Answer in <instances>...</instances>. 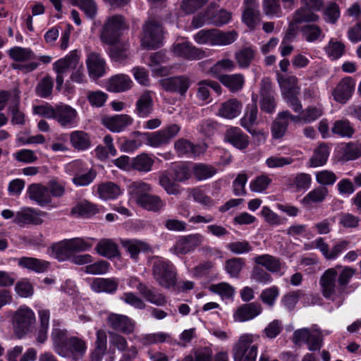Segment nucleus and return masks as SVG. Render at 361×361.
<instances>
[{
	"instance_id": "nucleus-1",
	"label": "nucleus",
	"mask_w": 361,
	"mask_h": 361,
	"mask_svg": "<svg viewBox=\"0 0 361 361\" xmlns=\"http://www.w3.org/2000/svg\"><path fill=\"white\" fill-rule=\"evenodd\" d=\"M356 271L355 268L341 265L325 270L319 280L322 296L341 307L348 293V286Z\"/></svg>"
},
{
	"instance_id": "nucleus-2",
	"label": "nucleus",
	"mask_w": 361,
	"mask_h": 361,
	"mask_svg": "<svg viewBox=\"0 0 361 361\" xmlns=\"http://www.w3.org/2000/svg\"><path fill=\"white\" fill-rule=\"evenodd\" d=\"M51 331V341L54 351L60 357L77 360L84 356L87 346L86 341L78 336H71L62 328V322L54 319Z\"/></svg>"
},
{
	"instance_id": "nucleus-3",
	"label": "nucleus",
	"mask_w": 361,
	"mask_h": 361,
	"mask_svg": "<svg viewBox=\"0 0 361 361\" xmlns=\"http://www.w3.org/2000/svg\"><path fill=\"white\" fill-rule=\"evenodd\" d=\"M128 28L125 18L121 15L109 17L102 27L100 40L104 44L114 46L111 49V54L116 60H123L127 57L126 51L129 44L125 42L120 47L119 40L122 32Z\"/></svg>"
},
{
	"instance_id": "nucleus-4",
	"label": "nucleus",
	"mask_w": 361,
	"mask_h": 361,
	"mask_svg": "<svg viewBox=\"0 0 361 361\" xmlns=\"http://www.w3.org/2000/svg\"><path fill=\"white\" fill-rule=\"evenodd\" d=\"M152 262V276L157 283L166 289L174 288L177 283V272L173 263L161 257H154Z\"/></svg>"
},
{
	"instance_id": "nucleus-5",
	"label": "nucleus",
	"mask_w": 361,
	"mask_h": 361,
	"mask_svg": "<svg viewBox=\"0 0 361 361\" xmlns=\"http://www.w3.org/2000/svg\"><path fill=\"white\" fill-rule=\"evenodd\" d=\"M7 54L12 61L17 62L11 64L12 68L25 73L36 70L39 66L36 61L37 55L30 48L15 46L8 49Z\"/></svg>"
},
{
	"instance_id": "nucleus-6",
	"label": "nucleus",
	"mask_w": 361,
	"mask_h": 361,
	"mask_svg": "<svg viewBox=\"0 0 361 361\" xmlns=\"http://www.w3.org/2000/svg\"><path fill=\"white\" fill-rule=\"evenodd\" d=\"M258 346L253 343V336L243 334L235 343L232 353L234 361H256Z\"/></svg>"
},
{
	"instance_id": "nucleus-7",
	"label": "nucleus",
	"mask_w": 361,
	"mask_h": 361,
	"mask_svg": "<svg viewBox=\"0 0 361 361\" xmlns=\"http://www.w3.org/2000/svg\"><path fill=\"white\" fill-rule=\"evenodd\" d=\"M180 127L176 124H171L165 128L154 133H142L134 131V136L145 137L147 144L152 147H160L169 143L180 131Z\"/></svg>"
},
{
	"instance_id": "nucleus-8",
	"label": "nucleus",
	"mask_w": 361,
	"mask_h": 361,
	"mask_svg": "<svg viewBox=\"0 0 361 361\" xmlns=\"http://www.w3.org/2000/svg\"><path fill=\"white\" fill-rule=\"evenodd\" d=\"M162 27L154 20H150L142 25V32L140 36L141 46L146 49H157L162 42Z\"/></svg>"
},
{
	"instance_id": "nucleus-9",
	"label": "nucleus",
	"mask_w": 361,
	"mask_h": 361,
	"mask_svg": "<svg viewBox=\"0 0 361 361\" xmlns=\"http://www.w3.org/2000/svg\"><path fill=\"white\" fill-rule=\"evenodd\" d=\"M35 320V312L30 307L20 306L13 317V326L17 337L21 338L30 331Z\"/></svg>"
},
{
	"instance_id": "nucleus-10",
	"label": "nucleus",
	"mask_w": 361,
	"mask_h": 361,
	"mask_svg": "<svg viewBox=\"0 0 361 361\" xmlns=\"http://www.w3.org/2000/svg\"><path fill=\"white\" fill-rule=\"evenodd\" d=\"M260 109L262 111L272 114L274 112L276 102V94L273 88V85L269 78H263L260 82Z\"/></svg>"
},
{
	"instance_id": "nucleus-11",
	"label": "nucleus",
	"mask_w": 361,
	"mask_h": 361,
	"mask_svg": "<svg viewBox=\"0 0 361 361\" xmlns=\"http://www.w3.org/2000/svg\"><path fill=\"white\" fill-rule=\"evenodd\" d=\"M204 240L203 235L198 233L181 235L178 237L171 250L177 255H186L200 246Z\"/></svg>"
},
{
	"instance_id": "nucleus-12",
	"label": "nucleus",
	"mask_w": 361,
	"mask_h": 361,
	"mask_svg": "<svg viewBox=\"0 0 361 361\" xmlns=\"http://www.w3.org/2000/svg\"><path fill=\"white\" fill-rule=\"evenodd\" d=\"M54 120L63 128H71L78 123V114L71 106L59 103L55 105Z\"/></svg>"
},
{
	"instance_id": "nucleus-13",
	"label": "nucleus",
	"mask_w": 361,
	"mask_h": 361,
	"mask_svg": "<svg viewBox=\"0 0 361 361\" xmlns=\"http://www.w3.org/2000/svg\"><path fill=\"white\" fill-rule=\"evenodd\" d=\"M47 214L45 212L32 207H23L16 213L13 223L20 227L27 225H41Z\"/></svg>"
},
{
	"instance_id": "nucleus-14",
	"label": "nucleus",
	"mask_w": 361,
	"mask_h": 361,
	"mask_svg": "<svg viewBox=\"0 0 361 361\" xmlns=\"http://www.w3.org/2000/svg\"><path fill=\"white\" fill-rule=\"evenodd\" d=\"M107 326L114 332L131 334L136 328V322L125 314L110 313L106 318Z\"/></svg>"
},
{
	"instance_id": "nucleus-15",
	"label": "nucleus",
	"mask_w": 361,
	"mask_h": 361,
	"mask_svg": "<svg viewBox=\"0 0 361 361\" xmlns=\"http://www.w3.org/2000/svg\"><path fill=\"white\" fill-rule=\"evenodd\" d=\"M171 50L174 56L188 61L200 60L207 56L205 51L188 42L174 44Z\"/></svg>"
},
{
	"instance_id": "nucleus-16",
	"label": "nucleus",
	"mask_w": 361,
	"mask_h": 361,
	"mask_svg": "<svg viewBox=\"0 0 361 361\" xmlns=\"http://www.w3.org/2000/svg\"><path fill=\"white\" fill-rule=\"evenodd\" d=\"M159 84L166 92H176L180 96H185L190 87L191 80L187 75H178L162 79Z\"/></svg>"
},
{
	"instance_id": "nucleus-17",
	"label": "nucleus",
	"mask_w": 361,
	"mask_h": 361,
	"mask_svg": "<svg viewBox=\"0 0 361 361\" xmlns=\"http://www.w3.org/2000/svg\"><path fill=\"white\" fill-rule=\"evenodd\" d=\"M63 60L66 63V70H72L71 79L73 82L82 83L86 80L85 68L76 50L71 51Z\"/></svg>"
},
{
	"instance_id": "nucleus-18",
	"label": "nucleus",
	"mask_w": 361,
	"mask_h": 361,
	"mask_svg": "<svg viewBox=\"0 0 361 361\" xmlns=\"http://www.w3.org/2000/svg\"><path fill=\"white\" fill-rule=\"evenodd\" d=\"M355 81L350 76L342 78L332 91L334 99L342 104H345L353 96Z\"/></svg>"
},
{
	"instance_id": "nucleus-19",
	"label": "nucleus",
	"mask_w": 361,
	"mask_h": 361,
	"mask_svg": "<svg viewBox=\"0 0 361 361\" xmlns=\"http://www.w3.org/2000/svg\"><path fill=\"white\" fill-rule=\"evenodd\" d=\"M257 95L256 94H252V103L247 105L245 114L244 116L240 119V125L247 129L248 132L252 135H257L259 137V139H262L263 141H264L266 137L262 132L251 129L253 125L256 123L257 118L258 109L257 106Z\"/></svg>"
},
{
	"instance_id": "nucleus-20",
	"label": "nucleus",
	"mask_w": 361,
	"mask_h": 361,
	"mask_svg": "<svg viewBox=\"0 0 361 361\" xmlns=\"http://www.w3.org/2000/svg\"><path fill=\"white\" fill-rule=\"evenodd\" d=\"M174 148L178 156L196 157L204 153L207 149L206 145H194L190 141L180 138L174 143Z\"/></svg>"
},
{
	"instance_id": "nucleus-21",
	"label": "nucleus",
	"mask_w": 361,
	"mask_h": 361,
	"mask_svg": "<svg viewBox=\"0 0 361 361\" xmlns=\"http://www.w3.org/2000/svg\"><path fill=\"white\" fill-rule=\"evenodd\" d=\"M153 110V92L149 90H145L136 101L134 112L139 118H145L152 114Z\"/></svg>"
},
{
	"instance_id": "nucleus-22",
	"label": "nucleus",
	"mask_w": 361,
	"mask_h": 361,
	"mask_svg": "<svg viewBox=\"0 0 361 361\" xmlns=\"http://www.w3.org/2000/svg\"><path fill=\"white\" fill-rule=\"evenodd\" d=\"M133 118L128 114H118L103 118V124L113 133L125 130L133 123Z\"/></svg>"
},
{
	"instance_id": "nucleus-23",
	"label": "nucleus",
	"mask_w": 361,
	"mask_h": 361,
	"mask_svg": "<svg viewBox=\"0 0 361 361\" xmlns=\"http://www.w3.org/2000/svg\"><path fill=\"white\" fill-rule=\"evenodd\" d=\"M27 195L39 206L44 207L51 202L48 188L42 183H32L27 187Z\"/></svg>"
},
{
	"instance_id": "nucleus-24",
	"label": "nucleus",
	"mask_w": 361,
	"mask_h": 361,
	"mask_svg": "<svg viewBox=\"0 0 361 361\" xmlns=\"http://www.w3.org/2000/svg\"><path fill=\"white\" fill-rule=\"evenodd\" d=\"M86 64L89 75L92 79L102 77L106 72V63L100 54L91 52L87 55Z\"/></svg>"
},
{
	"instance_id": "nucleus-25",
	"label": "nucleus",
	"mask_w": 361,
	"mask_h": 361,
	"mask_svg": "<svg viewBox=\"0 0 361 361\" xmlns=\"http://www.w3.org/2000/svg\"><path fill=\"white\" fill-rule=\"evenodd\" d=\"M252 260L255 264L261 266L271 273L281 272L285 266L280 258L269 254L257 255Z\"/></svg>"
},
{
	"instance_id": "nucleus-26",
	"label": "nucleus",
	"mask_w": 361,
	"mask_h": 361,
	"mask_svg": "<svg viewBox=\"0 0 361 361\" xmlns=\"http://www.w3.org/2000/svg\"><path fill=\"white\" fill-rule=\"evenodd\" d=\"M225 140L238 149H246L249 144V137L238 127H231L226 130Z\"/></svg>"
},
{
	"instance_id": "nucleus-27",
	"label": "nucleus",
	"mask_w": 361,
	"mask_h": 361,
	"mask_svg": "<svg viewBox=\"0 0 361 361\" xmlns=\"http://www.w3.org/2000/svg\"><path fill=\"white\" fill-rule=\"evenodd\" d=\"M262 305L258 302H250L242 305L234 312L235 320L238 322H246L254 319L261 314Z\"/></svg>"
},
{
	"instance_id": "nucleus-28",
	"label": "nucleus",
	"mask_w": 361,
	"mask_h": 361,
	"mask_svg": "<svg viewBox=\"0 0 361 361\" xmlns=\"http://www.w3.org/2000/svg\"><path fill=\"white\" fill-rule=\"evenodd\" d=\"M120 243L133 260L138 259L139 254L141 252H146L150 249L149 245L146 242L135 238L121 239Z\"/></svg>"
},
{
	"instance_id": "nucleus-29",
	"label": "nucleus",
	"mask_w": 361,
	"mask_h": 361,
	"mask_svg": "<svg viewBox=\"0 0 361 361\" xmlns=\"http://www.w3.org/2000/svg\"><path fill=\"white\" fill-rule=\"evenodd\" d=\"M95 250L97 254L108 259L121 256L117 243L111 238L101 239L97 244Z\"/></svg>"
},
{
	"instance_id": "nucleus-30",
	"label": "nucleus",
	"mask_w": 361,
	"mask_h": 361,
	"mask_svg": "<svg viewBox=\"0 0 361 361\" xmlns=\"http://www.w3.org/2000/svg\"><path fill=\"white\" fill-rule=\"evenodd\" d=\"M123 190L118 185L111 181H106L97 185V193L104 200H114L118 197Z\"/></svg>"
},
{
	"instance_id": "nucleus-31",
	"label": "nucleus",
	"mask_w": 361,
	"mask_h": 361,
	"mask_svg": "<svg viewBox=\"0 0 361 361\" xmlns=\"http://www.w3.org/2000/svg\"><path fill=\"white\" fill-rule=\"evenodd\" d=\"M152 191L150 184L142 180L133 182L128 187V192L137 204L140 203Z\"/></svg>"
},
{
	"instance_id": "nucleus-32",
	"label": "nucleus",
	"mask_w": 361,
	"mask_h": 361,
	"mask_svg": "<svg viewBox=\"0 0 361 361\" xmlns=\"http://www.w3.org/2000/svg\"><path fill=\"white\" fill-rule=\"evenodd\" d=\"M329 195V190L324 186H319L309 192L302 200V204L307 207L322 203Z\"/></svg>"
},
{
	"instance_id": "nucleus-33",
	"label": "nucleus",
	"mask_w": 361,
	"mask_h": 361,
	"mask_svg": "<svg viewBox=\"0 0 361 361\" xmlns=\"http://www.w3.org/2000/svg\"><path fill=\"white\" fill-rule=\"evenodd\" d=\"M133 81L128 75L118 74L112 76L108 82V90L113 92H121L131 88Z\"/></svg>"
},
{
	"instance_id": "nucleus-34",
	"label": "nucleus",
	"mask_w": 361,
	"mask_h": 361,
	"mask_svg": "<svg viewBox=\"0 0 361 361\" xmlns=\"http://www.w3.org/2000/svg\"><path fill=\"white\" fill-rule=\"evenodd\" d=\"M39 327L37 331L36 341L39 343H44L48 338L50 312L49 310L41 309L38 311Z\"/></svg>"
},
{
	"instance_id": "nucleus-35",
	"label": "nucleus",
	"mask_w": 361,
	"mask_h": 361,
	"mask_svg": "<svg viewBox=\"0 0 361 361\" xmlns=\"http://www.w3.org/2000/svg\"><path fill=\"white\" fill-rule=\"evenodd\" d=\"M142 298L148 302L157 306H164L167 303V299L164 294L158 291L156 288L146 284L140 293Z\"/></svg>"
},
{
	"instance_id": "nucleus-36",
	"label": "nucleus",
	"mask_w": 361,
	"mask_h": 361,
	"mask_svg": "<svg viewBox=\"0 0 361 361\" xmlns=\"http://www.w3.org/2000/svg\"><path fill=\"white\" fill-rule=\"evenodd\" d=\"M242 109V104L235 99H231L221 104L218 115L228 119L237 117Z\"/></svg>"
},
{
	"instance_id": "nucleus-37",
	"label": "nucleus",
	"mask_w": 361,
	"mask_h": 361,
	"mask_svg": "<svg viewBox=\"0 0 361 361\" xmlns=\"http://www.w3.org/2000/svg\"><path fill=\"white\" fill-rule=\"evenodd\" d=\"M166 205V201L162 200L160 196L152 193H149L140 204H138V206L142 209L154 213L162 212L165 209Z\"/></svg>"
},
{
	"instance_id": "nucleus-38",
	"label": "nucleus",
	"mask_w": 361,
	"mask_h": 361,
	"mask_svg": "<svg viewBox=\"0 0 361 361\" xmlns=\"http://www.w3.org/2000/svg\"><path fill=\"white\" fill-rule=\"evenodd\" d=\"M118 281L114 278H97L94 279L91 283V288L97 293H114L118 289Z\"/></svg>"
},
{
	"instance_id": "nucleus-39",
	"label": "nucleus",
	"mask_w": 361,
	"mask_h": 361,
	"mask_svg": "<svg viewBox=\"0 0 361 361\" xmlns=\"http://www.w3.org/2000/svg\"><path fill=\"white\" fill-rule=\"evenodd\" d=\"M18 264L22 268L42 273L47 270L49 263L34 257H23L18 259Z\"/></svg>"
},
{
	"instance_id": "nucleus-40",
	"label": "nucleus",
	"mask_w": 361,
	"mask_h": 361,
	"mask_svg": "<svg viewBox=\"0 0 361 361\" xmlns=\"http://www.w3.org/2000/svg\"><path fill=\"white\" fill-rule=\"evenodd\" d=\"M302 38L307 42L322 41L325 37V33L322 29L316 24H307L300 29Z\"/></svg>"
},
{
	"instance_id": "nucleus-41",
	"label": "nucleus",
	"mask_w": 361,
	"mask_h": 361,
	"mask_svg": "<svg viewBox=\"0 0 361 361\" xmlns=\"http://www.w3.org/2000/svg\"><path fill=\"white\" fill-rule=\"evenodd\" d=\"M355 132L353 124L348 119L337 120L331 127V133L340 137L351 138Z\"/></svg>"
},
{
	"instance_id": "nucleus-42",
	"label": "nucleus",
	"mask_w": 361,
	"mask_h": 361,
	"mask_svg": "<svg viewBox=\"0 0 361 361\" xmlns=\"http://www.w3.org/2000/svg\"><path fill=\"white\" fill-rule=\"evenodd\" d=\"M219 80L232 92L240 91L245 84V78L241 73L221 76Z\"/></svg>"
},
{
	"instance_id": "nucleus-43",
	"label": "nucleus",
	"mask_w": 361,
	"mask_h": 361,
	"mask_svg": "<svg viewBox=\"0 0 361 361\" xmlns=\"http://www.w3.org/2000/svg\"><path fill=\"white\" fill-rule=\"evenodd\" d=\"M315 11L303 6L298 8L293 15V21L295 23H315L319 20V16Z\"/></svg>"
},
{
	"instance_id": "nucleus-44",
	"label": "nucleus",
	"mask_w": 361,
	"mask_h": 361,
	"mask_svg": "<svg viewBox=\"0 0 361 361\" xmlns=\"http://www.w3.org/2000/svg\"><path fill=\"white\" fill-rule=\"evenodd\" d=\"M329 156V147L326 143H321L314 149L312 157L310 159L311 167H318L324 165Z\"/></svg>"
},
{
	"instance_id": "nucleus-45",
	"label": "nucleus",
	"mask_w": 361,
	"mask_h": 361,
	"mask_svg": "<svg viewBox=\"0 0 361 361\" xmlns=\"http://www.w3.org/2000/svg\"><path fill=\"white\" fill-rule=\"evenodd\" d=\"M99 212L97 205L86 200L78 203L71 209V214L81 217H90Z\"/></svg>"
},
{
	"instance_id": "nucleus-46",
	"label": "nucleus",
	"mask_w": 361,
	"mask_h": 361,
	"mask_svg": "<svg viewBox=\"0 0 361 361\" xmlns=\"http://www.w3.org/2000/svg\"><path fill=\"white\" fill-rule=\"evenodd\" d=\"M154 160L146 153H142L132 160V168L140 172L147 173L152 171Z\"/></svg>"
},
{
	"instance_id": "nucleus-47",
	"label": "nucleus",
	"mask_w": 361,
	"mask_h": 361,
	"mask_svg": "<svg viewBox=\"0 0 361 361\" xmlns=\"http://www.w3.org/2000/svg\"><path fill=\"white\" fill-rule=\"evenodd\" d=\"M72 146L78 150H85L91 145L90 136L82 130L73 131L70 135Z\"/></svg>"
},
{
	"instance_id": "nucleus-48",
	"label": "nucleus",
	"mask_w": 361,
	"mask_h": 361,
	"mask_svg": "<svg viewBox=\"0 0 361 361\" xmlns=\"http://www.w3.org/2000/svg\"><path fill=\"white\" fill-rule=\"evenodd\" d=\"M326 54L331 60H337L345 53V45L341 41L330 39L324 49Z\"/></svg>"
},
{
	"instance_id": "nucleus-49",
	"label": "nucleus",
	"mask_w": 361,
	"mask_h": 361,
	"mask_svg": "<svg viewBox=\"0 0 361 361\" xmlns=\"http://www.w3.org/2000/svg\"><path fill=\"white\" fill-rule=\"evenodd\" d=\"M235 68V64L233 61L231 59H222L217 61L213 66L209 69L210 74L216 78L220 79L221 76H225L226 74H224V72L232 71Z\"/></svg>"
},
{
	"instance_id": "nucleus-50",
	"label": "nucleus",
	"mask_w": 361,
	"mask_h": 361,
	"mask_svg": "<svg viewBox=\"0 0 361 361\" xmlns=\"http://www.w3.org/2000/svg\"><path fill=\"white\" fill-rule=\"evenodd\" d=\"M250 278L255 283L262 285L271 283L273 281L271 274L261 266L257 264L252 267Z\"/></svg>"
},
{
	"instance_id": "nucleus-51",
	"label": "nucleus",
	"mask_w": 361,
	"mask_h": 361,
	"mask_svg": "<svg viewBox=\"0 0 361 361\" xmlns=\"http://www.w3.org/2000/svg\"><path fill=\"white\" fill-rule=\"evenodd\" d=\"M255 50L251 47H244L237 51L235 54V59L240 68H245L249 67L255 56Z\"/></svg>"
},
{
	"instance_id": "nucleus-52",
	"label": "nucleus",
	"mask_w": 361,
	"mask_h": 361,
	"mask_svg": "<svg viewBox=\"0 0 361 361\" xmlns=\"http://www.w3.org/2000/svg\"><path fill=\"white\" fill-rule=\"evenodd\" d=\"M282 94L286 93H300V88L298 85V80L295 75L281 77L278 79Z\"/></svg>"
},
{
	"instance_id": "nucleus-53",
	"label": "nucleus",
	"mask_w": 361,
	"mask_h": 361,
	"mask_svg": "<svg viewBox=\"0 0 361 361\" xmlns=\"http://www.w3.org/2000/svg\"><path fill=\"white\" fill-rule=\"evenodd\" d=\"M216 169L206 164H195L192 168V172L198 180H203L212 178L216 173Z\"/></svg>"
},
{
	"instance_id": "nucleus-54",
	"label": "nucleus",
	"mask_w": 361,
	"mask_h": 361,
	"mask_svg": "<svg viewBox=\"0 0 361 361\" xmlns=\"http://www.w3.org/2000/svg\"><path fill=\"white\" fill-rule=\"evenodd\" d=\"M209 289L211 292L220 295L222 299H232L235 292V288L226 282L212 284Z\"/></svg>"
},
{
	"instance_id": "nucleus-55",
	"label": "nucleus",
	"mask_w": 361,
	"mask_h": 361,
	"mask_svg": "<svg viewBox=\"0 0 361 361\" xmlns=\"http://www.w3.org/2000/svg\"><path fill=\"white\" fill-rule=\"evenodd\" d=\"M271 183L272 179L270 176L267 173H262L250 181V188L252 192L261 193L264 192Z\"/></svg>"
},
{
	"instance_id": "nucleus-56",
	"label": "nucleus",
	"mask_w": 361,
	"mask_h": 361,
	"mask_svg": "<svg viewBox=\"0 0 361 361\" xmlns=\"http://www.w3.org/2000/svg\"><path fill=\"white\" fill-rule=\"evenodd\" d=\"M262 11L267 16L277 18L282 16L281 0H262Z\"/></svg>"
},
{
	"instance_id": "nucleus-57",
	"label": "nucleus",
	"mask_w": 361,
	"mask_h": 361,
	"mask_svg": "<svg viewBox=\"0 0 361 361\" xmlns=\"http://www.w3.org/2000/svg\"><path fill=\"white\" fill-rule=\"evenodd\" d=\"M159 182L168 195H178L181 192L180 185L176 183L166 173H163L159 176Z\"/></svg>"
},
{
	"instance_id": "nucleus-58",
	"label": "nucleus",
	"mask_w": 361,
	"mask_h": 361,
	"mask_svg": "<svg viewBox=\"0 0 361 361\" xmlns=\"http://www.w3.org/2000/svg\"><path fill=\"white\" fill-rule=\"evenodd\" d=\"M288 126V122L286 121L282 113L280 112L271 126L272 136L275 139L281 138L286 133Z\"/></svg>"
},
{
	"instance_id": "nucleus-59",
	"label": "nucleus",
	"mask_w": 361,
	"mask_h": 361,
	"mask_svg": "<svg viewBox=\"0 0 361 361\" xmlns=\"http://www.w3.org/2000/svg\"><path fill=\"white\" fill-rule=\"evenodd\" d=\"M92 239L74 238L66 240L72 254L89 250L92 246Z\"/></svg>"
},
{
	"instance_id": "nucleus-60",
	"label": "nucleus",
	"mask_w": 361,
	"mask_h": 361,
	"mask_svg": "<svg viewBox=\"0 0 361 361\" xmlns=\"http://www.w3.org/2000/svg\"><path fill=\"white\" fill-rule=\"evenodd\" d=\"M71 3L80 8L87 18L93 19L96 16L97 6L94 0H71Z\"/></svg>"
},
{
	"instance_id": "nucleus-61",
	"label": "nucleus",
	"mask_w": 361,
	"mask_h": 361,
	"mask_svg": "<svg viewBox=\"0 0 361 361\" xmlns=\"http://www.w3.org/2000/svg\"><path fill=\"white\" fill-rule=\"evenodd\" d=\"M54 82L51 76L46 75L37 84L36 94L42 98H47L51 95Z\"/></svg>"
},
{
	"instance_id": "nucleus-62",
	"label": "nucleus",
	"mask_w": 361,
	"mask_h": 361,
	"mask_svg": "<svg viewBox=\"0 0 361 361\" xmlns=\"http://www.w3.org/2000/svg\"><path fill=\"white\" fill-rule=\"evenodd\" d=\"M303 114L304 123H310L319 118L324 114L322 105L309 106L305 109H302Z\"/></svg>"
},
{
	"instance_id": "nucleus-63",
	"label": "nucleus",
	"mask_w": 361,
	"mask_h": 361,
	"mask_svg": "<svg viewBox=\"0 0 361 361\" xmlns=\"http://www.w3.org/2000/svg\"><path fill=\"white\" fill-rule=\"evenodd\" d=\"M245 267V259L240 257H234L227 260L225 263V268L228 274L236 278Z\"/></svg>"
},
{
	"instance_id": "nucleus-64",
	"label": "nucleus",
	"mask_w": 361,
	"mask_h": 361,
	"mask_svg": "<svg viewBox=\"0 0 361 361\" xmlns=\"http://www.w3.org/2000/svg\"><path fill=\"white\" fill-rule=\"evenodd\" d=\"M96 176V171L94 169H90L88 171L85 173L80 171L76 172L72 180L77 186H86L92 183Z\"/></svg>"
}]
</instances>
